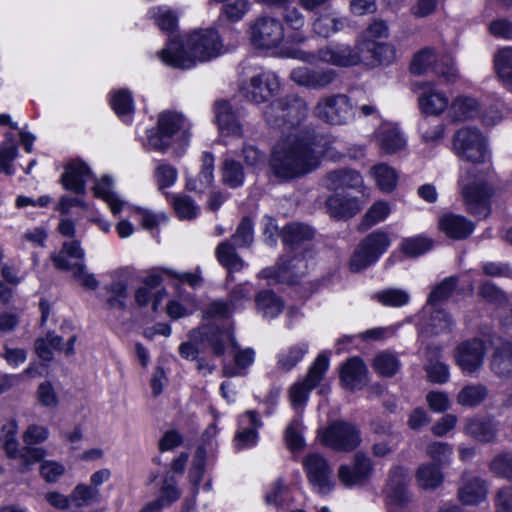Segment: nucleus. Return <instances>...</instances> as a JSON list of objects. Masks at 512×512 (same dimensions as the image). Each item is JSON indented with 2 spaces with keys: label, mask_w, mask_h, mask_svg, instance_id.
Masks as SVG:
<instances>
[{
  "label": "nucleus",
  "mask_w": 512,
  "mask_h": 512,
  "mask_svg": "<svg viewBox=\"0 0 512 512\" xmlns=\"http://www.w3.org/2000/svg\"><path fill=\"white\" fill-rule=\"evenodd\" d=\"M315 143L312 131L290 133L279 139L269 158L271 173L280 181H290L314 171L319 165Z\"/></svg>",
  "instance_id": "1"
},
{
  "label": "nucleus",
  "mask_w": 512,
  "mask_h": 512,
  "mask_svg": "<svg viewBox=\"0 0 512 512\" xmlns=\"http://www.w3.org/2000/svg\"><path fill=\"white\" fill-rule=\"evenodd\" d=\"M222 53V40L218 32L210 28L194 31L189 34L185 43L181 39L170 38L158 55L166 65L185 70Z\"/></svg>",
  "instance_id": "2"
},
{
  "label": "nucleus",
  "mask_w": 512,
  "mask_h": 512,
  "mask_svg": "<svg viewBox=\"0 0 512 512\" xmlns=\"http://www.w3.org/2000/svg\"><path fill=\"white\" fill-rule=\"evenodd\" d=\"M84 250L77 240L65 241L58 253L51 255L54 266L59 270H71L80 284L89 290H96L99 282L94 274L87 272L83 262Z\"/></svg>",
  "instance_id": "3"
},
{
  "label": "nucleus",
  "mask_w": 512,
  "mask_h": 512,
  "mask_svg": "<svg viewBox=\"0 0 512 512\" xmlns=\"http://www.w3.org/2000/svg\"><path fill=\"white\" fill-rule=\"evenodd\" d=\"M307 112V104L302 98L289 95L270 103L263 115L271 126L293 128L305 119Z\"/></svg>",
  "instance_id": "4"
},
{
  "label": "nucleus",
  "mask_w": 512,
  "mask_h": 512,
  "mask_svg": "<svg viewBox=\"0 0 512 512\" xmlns=\"http://www.w3.org/2000/svg\"><path fill=\"white\" fill-rule=\"evenodd\" d=\"M189 130L187 119L175 111H163L158 116L156 129L147 132V146L149 149L165 153L172 144L177 133L186 136Z\"/></svg>",
  "instance_id": "5"
},
{
  "label": "nucleus",
  "mask_w": 512,
  "mask_h": 512,
  "mask_svg": "<svg viewBox=\"0 0 512 512\" xmlns=\"http://www.w3.org/2000/svg\"><path fill=\"white\" fill-rule=\"evenodd\" d=\"M453 151L460 159L473 164L487 163L491 159L487 140L476 128L459 129L453 137Z\"/></svg>",
  "instance_id": "6"
},
{
  "label": "nucleus",
  "mask_w": 512,
  "mask_h": 512,
  "mask_svg": "<svg viewBox=\"0 0 512 512\" xmlns=\"http://www.w3.org/2000/svg\"><path fill=\"white\" fill-rule=\"evenodd\" d=\"M391 245L387 232L379 229L368 234L357 246L350 259V270L360 272L374 264Z\"/></svg>",
  "instance_id": "7"
},
{
  "label": "nucleus",
  "mask_w": 512,
  "mask_h": 512,
  "mask_svg": "<svg viewBox=\"0 0 512 512\" xmlns=\"http://www.w3.org/2000/svg\"><path fill=\"white\" fill-rule=\"evenodd\" d=\"M291 56L306 62H310L318 58L322 62L338 67H351L361 63L359 40L355 47H351L348 44L332 43L319 49L317 56L303 51H294Z\"/></svg>",
  "instance_id": "8"
},
{
  "label": "nucleus",
  "mask_w": 512,
  "mask_h": 512,
  "mask_svg": "<svg viewBox=\"0 0 512 512\" xmlns=\"http://www.w3.org/2000/svg\"><path fill=\"white\" fill-rule=\"evenodd\" d=\"M280 257L277 264L261 270L259 276L278 283L295 284L307 273L308 264L302 251Z\"/></svg>",
  "instance_id": "9"
},
{
  "label": "nucleus",
  "mask_w": 512,
  "mask_h": 512,
  "mask_svg": "<svg viewBox=\"0 0 512 512\" xmlns=\"http://www.w3.org/2000/svg\"><path fill=\"white\" fill-rule=\"evenodd\" d=\"M433 65L434 73L446 83H455L459 72L451 56L444 55L436 59L433 49L424 48L413 57L410 70L413 74L421 75Z\"/></svg>",
  "instance_id": "10"
},
{
  "label": "nucleus",
  "mask_w": 512,
  "mask_h": 512,
  "mask_svg": "<svg viewBox=\"0 0 512 512\" xmlns=\"http://www.w3.org/2000/svg\"><path fill=\"white\" fill-rule=\"evenodd\" d=\"M321 442L335 451L350 452L361 443L359 428L347 421H334L320 433Z\"/></svg>",
  "instance_id": "11"
},
{
  "label": "nucleus",
  "mask_w": 512,
  "mask_h": 512,
  "mask_svg": "<svg viewBox=\"0 0 512 512\" xmlns=\"http://www.w3.org/2000/svg\"><path fill=\"white\" fill-rule=\"evenodd\" d=\"M250 39L258 48H278L285 41L284 25L277 18L260 16L250 25Z\"/></svg>",
  "instance_id": "12"
},
{
  "label": "nucleus",
  "mask_w": 512,
  "mask_h": 512,
  "mask_svg": "<svg viewBox=\"0 0 512 512\" xmlns=\"http://www.w3.org/2000/svg\"><path fill=\"white\" fill-rule=\"evenodd\" d=\"M314 114L331 125H344L353 117L352 104L344 94L326 96L319 100Z\"/></svg>",
  "instance_id": "13"
},
{
  "label": "nucleus",
  "mask_w": 512,
  "mask_h": 512,
  "mask_svg": "<svg viewBox=\"0 0 512 512\" xmlns=\"http://www.w3.org/2000/svg\"><path fill=\"white\" fill-rule=\"evenodd\" d=\"M328 367V357L325 354H319L310 366L305 379L290 388L289 398L293 408L298 409L306 404L310 391L322 381Z\"/></svg>",
  "instance_id": "14"
},
{
  "label": "nucleus",
  "mask_w": 512,
  "mask_h": 512,
  "mask_svg": "<svg viewBox=\"0 0 512 512\" xmlns=\"http://www.w3.org/2000/svg\"><path fill=\"white\" fill-rule=\"evenodd\" d=\"M459 183L462 187V196L467 210L476 217H488L490 214L492 188L483 181L465 183L463 177L460 178Z\"/></svg>",
  "instance_id": "15"
},
{
  "label": "nucleus",
  "mask_w": 512,
  "mask_h": 512,
  "mask_svg": "<svg viewBox=\"0 0 512 512\" xmlns=\"http://www.w3.org/2000/svg\"><path fill=\"white\" fill-rule=\"evenodd\" d=\"M279 88L277 75L271 71H266L251 77L249 83L240 87V93L248 101L261 104L275 96Z\"/></svg>",
  "instance_id": "16"
},
{
  "label": "nucleus",
  "mask_w": 512,
  "mask_h": 512,
  "mask_svg": "<svg viewBox=\"0 0 512 512\" xmlns=\"http://www.w3.org/2000/svg\"><path fill=\"white\" fill-rule=\"evenodd\" d=\"M336 77V71L326 67L300 66L290 72V79L295 84L310 90L326 89Z\"/></svg>",
  "instance_id": "17"
},
{
  "label": "nucleus",
  "mask_w": 512,
  "mask_h": 512,
  "mask_svg": "<svg viewBox=\"0 0 512 512\" xmlns=\"http://www.w3.org/2000/svg\"><path fill=\"white\" fill-rule=\"evenodd\" d=\"M303 465L310 484L321 494L329 493L334 483L331 478V467L319 453H311L304 457Z\"/></svg>",
  "instance_id": "18"
},
{
  "label": "nucleus",
  "mask_w": 512,
  "mask_h": 512,
  "mask_svg": "<svg viewBox=\"0 0 512 512\" xmlns=\"http://www.w3.org/2000/svg\"><path fill=\"white\" fill-rule=\"evenodd\" d=\"M192 333L193 337L198 334L202 340L207 341L216 356L224 355L228 345L233 348L238 346L231 326L219 327L215 324H207Z\"/></svg>",
  "instance_id": "19"
},
{
  "label": "nucleus",
  "mask_w": 512,
  "mask_h": 512,
  "mask_svg": "<svg viewBox=\"0 0 512 512\" xmlns=\"http://www.w3.org/2000/svg\"><path fill=\"white\" fill-rule=\"evenodd\" d=\"M486 347L485 342L479 338L466 340L456 349V362L463 372L473 373L483 364Z\"/></svg>",
  "instance_id": "20"
},
{
  "label": "nucleus",
  "mask_w": 512,
  "mask_h": 512,
  "mask_svg": "<svg viewBox=\"0 0 512 512\" xmlns=\"http://www.w3.org/2000/svg\"><path fill=\"white\" fill-rule=\"evenodd\" d=\"M373 467L369 457L362 452H357L352 465H341L338 470V478L346 487L364 485L372 473Z\"/></svg>",
  "instance_id": "21"
},
{
  "label": "nucleus",
  "mask_w": 512,
  "mask_h": 512,
  "mask_svg": "<svg viewBox=\"0 0 512 512\" xmlns=\"http://www.w3.org/2000/svg\"><path fill=\"white\" fill-rule=\"evenodd\" d=\"M361 63L369 66L388 65L396 59L394 46L372 39L359 40Z\"/></svg>",
  "instance_id": "22"
},
{
  "label": "nucleus",
  "mask_w": 512,
  "mask_h": 512,
  "mask_svg": "<svg viewBox=\"0 0 512 512\" xmlns=\"http://www.w3.org/2000/svg\"><path fill=\"white\" fill-rule=\"evenodd\" d=\"M263 423L254 410L245 412L239 418V430L234 437L235 447L238 450L252 447L256 445L258 440L257 430L262 427Z\"/></svg>",
  "instance_id": "23"
},
{
  "label": "nucleus",
  "mask_w": 512,
  "mask_h": 512,
  "mask_svg": "<svg viewBox=\"0 0 512 512\" xmlns=\"http://www.w3.org/2000/svg\"><path fill=\"white\" fill-rule=\"evenodd\" d=\"M215 117L222 135L242 137L243 124L240 116L233 111L231 105L224 100L215 103Z\"/></svg>",
  "instance_id": "24"
},
{
  "label": "nucleus",
  "mask_w": 512,
  "mask_h": 512,
  "mask_svg": "<svg viewBox=\"0 0 512 512\" xmlns=\"http://www.w3.org/2000/svg\"><path fill=\"white\" fill-rule=\"evenodd\" d=\"M90 174V168L84 162L72 160L65 166V172L61 176V183L66 190L76 194H84L86 182Z\"/></svg>",
  "instance_id": "25"
},
{
  "label": "nucleus",
  "mask_w": 512,
  "mask_h": 512,
  "mask_svg": "<svg viewBox=\"0 0 512 512\" xmlns=\"http://www.w3.org/2000/svg\"><path fill=\"white\" fill-rule=\"evenodd\" d=\"M280 235L284 244L288 246L291 251H296L301 248V251L304 252L307 244L313 239L315 231L307 224L291 222L283 227Z\"/></svg>",
  "instance_id": "26"
},
{
  "label": "nucleus",
  "mask_w": 512,
  "mask_h": 512,
  "mask_svg": "<svg viewBox=\"0 0 512 512\" xmlns=\"http://www.w3.org/2000/svg\"><path fill=\"white\" fill-rule=\"evenodd\" d=\"M408 482V471L405 468L400 466L392 468L386 485L387 497L399 505L407 503L410 500Z\"/></svg>",
  "instance_id": "27"
},
{
  "label": "nucleus",
  "mask_w": 512,
  "mask_h": 512,
  "mask_svg": "<svg viewBox=\"0 0 512 512\" xmlns=\"http://www.w3.org/2000/svg\"><path fill=\"white\" fill-rule=\"evenodd\" d=\"M439 228L447 237L462 240L472 234L475 225L464 216L446 213L439 219Z\"/></svg>",
  "instance_id": "28"
},
{
  "label": "nucleus",
  "mask_w": 512,
  "mask_h": 512,
  "mask_svg": "<svg viewBox=\"0 0 512 512\" xmlns=\"http://www.w3.org/2000/svg\"><path fill=\"white\" fill-rule=\"evenodd\" d=\"M377 145L388 154L404 148L406 140L399 129L391 123H382L375 131Z\"/></svg>",
  "instance_id": "29"
},
{
  "label": "nucleus",
  "mask_w": 512,
  "mask_h": 512,
  "mask_svg": "<svg viewBox=\"0 0 512 512\" xmlns=\"http://www.w3.org/2000/svg\"><path fill=\"white\" fill-rule=\"evenodd\" d=\"M367 368L359 357L348 359L341 367L340 379L343 385L355 390L366 384Z\"/></svg>",
  "instance_id": "30"
},
{
  "label": "nucleus",
  "mask_w": 512,
  "mask_h": 512,
  "mask_svg": "<svg viewBox=\"0 0 512 512\" xmlns=\"http://www.w3.org/2000/svg\"><path fill=\"white\" fill-rule=\"evenodd\" d=\"M181 496L180 490L176 487V481L173 476L167 473L162 481L160 495L157 499L147 503L141 512H158L164 507H168L176 502Z\"/></svg>",
  "instance_id": "31"
},
{
  "label": "nucleus",
  "mask_w": 512,
  "mask_h": 512,
  "mask_svg": "<svg viewBox=\"0 0 512 512\" xmlns=\"http://www.w3.org/2000/svg\"><path fill=\"white\" fill-rule=\"evenodd\" d=\"M329 215L337 219L351 218L361 210L357 198H347L340 194L331 195L326 200Z\"/></svg>",
  "instance_id": "32"
},
{
  "label": "nucleus",
  "mask_w": 512,
  "mask_h": 512,
  "mask_svg": "<svg viewBox=\"0 0 512 512\" xmlns=\"http://www.w3.org/2000/svg\"><path fill=\"white\" fill-rule=\"evenodd\" d=\"M487 496V483L479 477L463 478L458 497L463 504L477 505Z\"/></svg>",
  "instance_id": "33"
},
{
  "label": "nucleus",
  "mask_w": 512,
  "mask_h": 512,
  "mask_svg": "<svg viewBox=\"0 0 512 512\" xmlns=\"http://www.w3.org/2000/svg\"><path fill=\"white\" fill-rule=\"evenodd\" d=\"M498 432L497 423L484 417H476L467 420L465 424V433L473 439L488 443L493 441Z\"/></svg>",
  "instance_id": "34"
},
{
  "label": "nucleus",
  "mask_w": 512,
  "mask_h": 512,
  "mask_svg": "<svg viewBox=\"0 0 512 512\" xmlns=\"http://www.w3.org/2000/svg\"><path fill=\"white\" fill-rule=\"evenodd\" d=\"M214 156L210 152H204L202 155V166L197 177H189L186 180V188L189 191L202 193L211 186L214 180Z\"/></svg>",
  "instance_id": "35"
},
{
  "label": "nucleus",
  "mask_w": 512,
  "mask_h": 512,
  "mask_svg": "<svg viewBox=\"0 0 512 512\" xmlns=\"http://www.w3.org/2000/svg\"><path fill=\"white\" fill-rule=\"evenodd\" d=\"M326 187L330 190L344 188H359L363 179L361 175L352 169L341 168L326 174Z\"/></svg>",
  "instance_id": "36"
},
{
  "label": "nucleus",
  "mask_w": 512,
  "mask_h": 512,
  "mask_svg": "<svg viewBox=\"0 0 512 512\" xmlns=\"http://www.w3.org/2000/svg\"><path fill=\"white\" fill-rule=\"evenodd\" d=\"M257 312L264 318L273 319L277 317L284 308L282 299L271 290H262L255 296Z\"/></svg>",
  "instance_id": "37"
},
{
  "label": "nucleus",
  "mask_w": 512,
  "mask_h": 512,
  "mask_svg": "<svg viewBox=\"0 0 512 512\" xmlns=\"http://www.w3.org/2000/svg\"><path fill=\"white\" fill-rule=\"evenodd\" d=\"M282 11V18L290 29L294 32L287 35V42L294 44H302L305 42L306 37L301 32L305 25V17L296 7L288 6L286 4Z\"/></svg>",
  "instance_id": "38"
},
{
  "label": "nucleus",
  "mask_w": 512,
  "mask_h": 512,
  "mask_svg": "<svg viewBox=\"0 0 512 512\" xmlns=\"http://www.w3.org/2000/svg\"><path fill=\"white\" fill-rule=\"evenodd\" d=\"M480 112L479 102L467 96L456 97L450 106V116L454 122L475 118Z\"/></svg>",
  "instance_id": "39"
},
{
  "label": "nucleus",
  "mask_w": 512,
  "mask_h": 512,
  "mask_svg": "<svg viewBox=\"0 0 512 512\" xmlns=\"http://www.w3.org/2000/svg\"><path fill=\"white\" fill-rule=\"evenodd\" d=\"M237 248L230 240L221 242L216 248L217 260L229 272L240 271L244 267V261L236 252Z\"/></svg>",
  "instance_id": "40"
},
{
  "label": "nucleus",
  "mask_w": 512,
  "mask_h": 512,
  "mask_svg": "<svg viewBox=\"0 0 512 512\" xmlns=\"http://www.w3.org/2000/svg\"><path fill=\"white\" fill-rule=\"evenodd\" d=\"M492 371L501 378H512V343L497 348L491 361Z\"/></svg>",
  "instance_id": "41"
},
{
  "label": "nucleus",
  "mask_w": 512,
  "mask_h": 512,
  "mask_svg": "<svg viewBox=\"0 0 512 512\" xmlns=\"http://www.w3.org/2000/svg\"><path fill=\"white\" fill-rule=\"evenodd\" d=\"M489 390L483 384H470L464 386L458 393L456 401L464 407H477L488 397Z\"/></svg>",
  "instance_id": "42"
},
{
  "label": "nucleus",
  "mask_w": 512,
  "mask_h": 512,
  "mask_svg": "<svg viewBox=\"0 0 512 512\" xmlns=\"http://www.w3.org/2000/svg\"><path fill=\"white\" fill-rule=\"evenodd\" d=\"M150 13L154 18L155 24L162 31L167 32L169 34L168 40H170V38L180 39L178 36L175 35L178 25V16L172 9L166 6H159L151 9ZM168 42L169 41H167V43Z\"/></svg>",
  "instance_id": "43"
},
{
  "label": "nucleus",
  "mask_w": 512,
  "mask_h": 512,
  "mask_svg": "<svg viewBox=\"0 0 512 512\" xmlns=\"http://www.w3.org/2000/svg\"><path fill=\"white\" fill-rule=\"evenodd\" d=\"M345 20L337 17L334 14L326 13L318 16L313 24V32L324 38H328L331 35L341 31L344 28Z\"/></svg>",
  "instance_id": "44"
},
{
  "label": "nucleus",
  "mask_w": 512,
  "mask_h": 512,
  "mask_svg": "<svg viewBox=\"0 0 512 512\" xmlns=\"http://www.w3.org/2000/svg\"><path fill=\"white\" fill-rule=\"evenodd\" d=\"M459 278L457 276H449L444 278L440 283L435 285L431 290L426 306L435 307L447 301L457 288Z\"/></svg>",
  "instance_id": "45"
},
{
  "label": "nucleus",
  "mask_w": 512,
  "mask_h": 512,
  "mask_svg": "<svg viewBox=\"0 0 512 512\" xmlns=\"http://www.w3.org/2000/svg\"><path fill=\"white\" fill-rule=\"evenodd\" d=\"M18 424L15 419H11L2 425L0 431V440L3 449L8 458L17 459L19 442L17 440Z\"/></svg>",
  "instance_id": "46"
},
{
  "label": "nucleus",
  "mask_w": 512,
  "mask_h": 512,
  "mask_svg": "<svg viewBox=\"0 0 512 512\" xmlns=\"http://www.w3.org/2000/svg\"><path fill=\"white\" fill-rule=\"evenodd\" d=\"M100 501V490L90 485L78 484L71 493V504L77 508L98 504Z\"/></svg>",
  "instance_id": "47"
},
{
  "label": "nucleus",
  "mask_w": 512,
  "mask_h": 512,
  "mask_svg": "<svg viewBox=\"0 0 512 512\" xmlns=\"http://www.w3.org/2000/svg\"><path fill=\"white\" fill-rule=\"evenodd\" d=\"M170 203L178 218L182 220H192L199 214L200 208L195 201L188 195L173 194Z\"/></svg>",
  "instance_id": "48"
},
{
  "label": "nucleus",
  "mask_w": 512,
  "mask_h": 512,
  "mask_svg": "<svg viewBox=\"0 0 512 512\" xmlns=\"http://www.w3.org/2000/svg\"><path fill=\"white\" fill-rule=\"evenodd\" d=\"M494 65L498 77L505 86L512 84V47H504L494 55Z\"/></svg>",
  "instance_id": "49"
},
{
  "label": "nucleus",
  "mask_w": 512,
  "mask_h": 512,
  "mask_svg": "<svg viewBox=\"0 0 512 512\" xmlns=\"http://www.w3.org/2000/svg\"><path fill=\"white\" fill-rule=\"evenodd\" d=\"M418 102L422 112L430 115H438L448 106V98L444 94L434 91L423 93Z\"/></svg>",
  "instance_id": "50"
},
{
  "label": "nucleus",
  "mask_w": 512,
  "mask_h": 512,
  "mask_svg": "<svg viewBox=\"0 0 512 512\" xmlns=\"http://www.w3.org/2000/svg\"><path fill=\"white\" fill-rule=\"evenodd\" d=\"M222 181L230 188H237L243 185L245 173L240 162L227 158L222 163Z\"/></svg>",
  "instance_id": "51"
},
{
  "label": "nucleus",
  "mask_w": 512,
  "mask_h": 512,
  "mask_svg": "<svg viewBox=\"0 0 512 512\" xmlns=\"http://www.w3.org/2000/svg\"><path fill=\"white\" fill-rule=\"evenodd\" d=\"M112 179L108 176L102 177L93 187V191L96 197L102 198L109 205L111 211L114 214L119 213L122 210L123 203L112 191Z\"/></svg>",
  "instance_id": "52"
},
{
  "label": "nucleus",
  "mask_w": 512,
  "mask_h": 512,
  "mask_svg": "<svg viewBox=\"0 0 512 512\" xmlns=\"http://www.w3.org/2000/svg\"><path fill=\"white\" fill-rule=\"evenodd\" d=\"M308 348L307 343H298L292 345L288 350L282 351L278 355V367L285 372L290 371L302 360L308 352Z\"/></svg>",
  "instance_id": "53"
},
{
  "label": "nucleus",
  "mask_w": 512,
  "mask_h": 512,
  "mask_svg": "<svg viewBox=\"0 0 512 512\" xmlns=\"http://www.w3.org/2000/svg\"><path fill=\"white\" fill-rule=\"evenodd\" d=\"M419 486L424 489H435L443 481V474L436 464L421 465L416 473Z\"/></svg>",
  "instance_id": "54"
},
{
  "label": "nucleus",
  "mask_w": 512,
  "mask_h": 512,
  "mask_svg": "<svg viewBox=\"0 0 512 512\" xmlns=\"http://www.w3.org/2000/svg\"><path fill=\"white\" fill-rule=\"evenodd\" d=\"M104 289L108 294L106 298V306L108 309L124 310L126 308L128 293L125 282L114 281Z\"/></svg>",
  "instance_id": "55"
},
{
  "label": "nucleus",
  "mask_w": 512,
  "mask_h": 512,
  "mask_svg": "<svg viewBox=\"0 0 512 512\" xmlns=\"http://www.w3.org/2000/svg\"><path fill=\"white\" fill-rule=\"evenodd\" d=\"M454 321L443 309L431 307L430 318L427 327L432 334L438 335L452 330Z\"/></svg>",
  "instance_id": "56"
},
{
  "label": "nucleus",
  "mask_w": 512,
  "mask_h": 512,
  "mask_svg": "<svg viewBox=\"0 0 512 512\" xmlns=\"http://www.w3.org/2000/svg\"><path fill=\"white\" fill-rule=\"evenodd\" d=\"M373 368L383 377H392L399 370L400 362L395 354L384 351L374 358Z\"/></svg>",
  "instance_id": "57"
},
{
  "label": "nucleus",
  "mask_w": 512,
  "mask_h": 512,
  "mask_svg": "<svg viewBox=\"0 0 512 512\" xmlns=\"http://www.w3.org/2000/svg\"><path fill=\"white\" fill-rule=\"evenodd\" d=\"M373 298L384 306L401 307L410 300V295L403 289L389 288L374 294Z\"/></svg>",
  "instance_id": "58"
},
{
  "label": "nucleus",
  "mask_w": 512,
  "mask_h": 512,
  "mask_svg": "<svg viewBox=\"0 0 512 512\" xmlns=\"http://www.w3.org/2000/svg\"><path fill=\"white\" fill-rule=\"evenodd\" d=\"M303 422L301 417H295L285 429V441L290 450L299 451L304 447L302 436Z\"/></svg>",
  "instance_id": "59"
},
{
  "label": "nucleus",
  "mask_w": 512,
  "mask_h": 512,
  "mask_svg": "<svg viewBox=\"0 0 512 512\" xmlns=\"http://www.w3.org/2000/svg\"><path fill=\"white\" fill-rule=\"evenodd\" d=\"M110 103L119 117H130L134 111L133 99L128 90L122 89L113 93Z\"/></svg>",
  "instance_id": "60"
},
{
  "label": "nucleus",
  "mask_w": 512,
  "mask_h": 512,
  "mask_svg": "<svg viewBox=\"0 0 512 512\" xmlns=\"http://www.w3.org/2000/svg\"><path fill=\"white\" fill-rule=\"evenodd\" d=\"M433 246L432 240L424 236L406 238L401 243V249L409 257H418Z\"/></svg>",
  "instance_id": "61"
},
{
  "label": "nucleus",
  "mask_w": 512,
  "mask_h": 512,
  "mask_svg": "<svg viewBox=\"0 0 512 512\" xmlns=\"http://www.w3.org/2000/svg\"><path fill=\"white\" fill-rule=\"evenodd\" d=\"M253 239V222L249 217H244L229 240L238 248H248L252 245Z\"/></svg>",
  "instance_id": "62"
},
{
  "label": "nucleus",
  "mask_w": 512,
  "mask_h": 512,
  "mask_svg": "<svg viewBox=\"0 0 512 512\" xmlns=\"http://www.w3.org/2000/svg\"><path fill=\"white\" fill-rule=\"evenodd\" d=\"M373 175L379 188L384 192H391L397 182V174L394 169L386 164H378L372 168Z\"/></svg>",
  "instance_id": "63"
},
{
  "label": "nucleus",
  "mask_w": 512,
  "mask_h": 512,
  "mask_svg": "<svg viewBox=\"0 0 512 512\" xmlns=\"http://www.w3.org/2000/svg\"><path fill=\"white\" fill-rule=\"evenodd\" d=\"M489 468L496 476L506 479L512 483V454L503 453L495 456Z\"/></svg>",
  "instance_id": "64"
}]
</instances>
